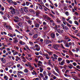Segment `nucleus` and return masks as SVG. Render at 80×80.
Segmentation results:
<instances>
[{
  "mask_svg": "<svg viewBox=\"0 0 80 80\" xmlns=\"http://www.w3.org/2000/svg\"><path fill=\"white\" fill-rule=\"evenodd\" d=\"M35 47L36 48H38V47H39V46H38V45L37 44H35Z\"/></svg>",
  "mask_w": 80,
  "mask_h": 80,
  "instance_id": "nucleus-60",
  "label": "nucleus"
},
{
  "mask_svg": "<svg viewBox=\"0 0 80 80\" xmlns=\"http://www.w3.org/2000/svg\"><path fill=\"white\" fill-rule=\"evenodd\" d=\"M35 54L36 55H39V52H35Z\"/></svg>",
  "mask_w": 80,
  "mask_h": 80,
  "instance_id": "nucleus-62",
  "label": "nucleus"
},
{
  "mask_svg": "<svg viewBox=\"0 0 80 80\" xmlns=\"http://www.w3.org/2000/svg\"><path fill=\"white\" fill-rule=\"evenodd\" d=\"M65 14L66 15V16H69V13L68 12H65Z\"/></svg>",
  "mask_w": 80,
  "mask_h": 80,
  "instance_id": "nucleus-35",
  "label": "nucleus"
},
{
  "mask_svg": "<svg viewBox=\"0 0 80 80\" xmlns=\"http://www.w3.org/2000/svg\"><path fill=\"white\" fill-rule=\"evenodd\" d=\"M69 53H70V55H72V56L73 55V53L71 51H69Z\"/></svg>",
  "mask_w": 80,
  "mask_h": 80,
  "instance_id": "nucleus-51",
  "label": "nucleus"
},
{
  "mask_svg": "<svg viewBox=\"0 0 80 80\" xmlns=\"http://www.w3.org/2000/svg\"><path fill=\"white\" fill-rule=\"evenodd\" d=\"M66 2L67 3H71V1H68V0H66Z\"/></svg>",
  "mask_w": 80,
  "mask_h": 80,
  "instance_id": "nucleus-54",
  "label": "nucleus"
},
{
  "mask_svg": "<svg viewBox=\"0 0 80 80\" xmlns=\"http://www.w3.org/2000/svg\"><path fill=\"white\" fill-rule=\"evenodd\" d=\"M13 39L14 40L13 43L14 44H17V43H18V41L17 40V38H13Z\"/></svg>",
  "mask_w": 80,
  "mask_h": 80,
  "instance_id": "nucleus-3",
  "label": "nucleus"
},
{
  "mask_svg": "<svg viewBox=\"0 0 80 80\" xmlns=\"http://www.w3.org/2000/svg\"><path fill=\"white\" fill-rule=\"evenodd\" d=\"M28 67V68H30V70H33V67H32V65H31L30 66H29Z\"/></svg>",
  "mask_w": 80,
  "mask_h": 80,
  "instance_id": "nucleus-23",
  "label": "nucleus"
},
{
  "mask_svg": "<svg viewBox=\"0 0 80 80\" xmlns=\"http://www.w3.org/2000/svg\"><path fill=\"white\" fill-rule=\"evenodd\" d=\"M38 37V34H35L33 36V38H37Z\"/></svg>",
  "mask_w": 80,
  "mask_h": 80,
  "instance_id": "nucleus-24",
  "label": "nucleus"
},
{
  "mask_svg": "<svg viewBox=\"0 0 80 80\" xmlns=\"http://www.w3.org/2000/svg\"><path fill=\"white\" fill-rule=\"evenodd\" d=\"M24 72L25 73H27L28 71V69H25L24 70Z\"/></svg>",
  "mask_w": 80,
  "mask_h": 80,
  "instance_id": "nucleus-50",
  "label": "nucleus"
},
{
  "mask_svg": "<svg viewBox=\"0 0 80 80\" xmlns=\"http://www.w3.org/2000/svg\"><path fill=\"white\" fill-rule=\"evenodd\" d=\"M8 36H9V37H13V36H12V34H11V33H8Z\"/></svg>",
  "mask_w": 80,
  "mask_h": 80,
  "instance_id": "nucleus-44",
  "label": "nucleus"
},
{
  "mask_svg": "<svg viewBox=\"0 0 80 80\" xmlns=\"http://www.w3.org/2000/svg\"><path fill=\"white\" fill-rule=\"evenodd\" d=\"M42 55H43L46 57V58L47 59V60H48L50 58V57L48 56V54L47 53H44Z\"/></svg>",
  "mask_w": 80,
  "mask_h": 80,
  "instance_id": "nucleus-4",
  "label": "nucleus"
},
{
  "mask_svg": "<svg viewBox=\"0 0 80 80\" xmlns=\"http://www.w3.org/2000/svg\"><path fill=\"white\" fill-rule=\"evenodd\" d=\"M1 34L2 35H3V34L4 35H7V32H1Z\"/></svg>",
  "mask_w": 80,
  "mask_h": 80,
  "instance_id": "nucleus-27",
  "label": "nucleus"
},
{
  "mask_svg": "<svg viewBox=\"0 0 80 80\" xmlns=\"http://www.w3.org/2000/svg\"><path fill=\"white\" fill-rule=\"evenodd\" d=\"M50 42V41L49 40H44V43L45 44H48V43H49Z\"/></svg>",
  "mask_w": 80,
  "mask_h": 80,
  "instance_id": "nucleus-17",
  "label": "nucleus"
},
{
  "mask_svg": "<svg viewBox=\"0 0 80 80\" xmlns=\"http://www.w3.org/2000/svg\"><path fill=\"white\" fill-rule=\"evenodd\" d=\"M64 31L63 29L60 30L59 29H58V32L59 33H62Z\"/></svg>",
  "mask_w": 80,
  "mask_h": 80,
  "instance_id": "nucleus-8",
  "label": "nucleus"
},
{
  "mask_svg": "<svg viewBox=\"0 0 80 80\" xmlns=\"http://www.w3.org/2000/svg\"><path fill=\"white\" fill-rule=\"evenodd\" d=\"M74 23L75 24H76V25H78V22L76 21H75Z\"/></svg>",
  "mask_w": 80,
  "mask_h": 80,
  "instance_id": "nucleus-53",
  "label": "nucleus"
},
{
  "mask_svg": "<svg viewBox=\"0 0 80 80\" xmlns=\"http://www.w3.org/2000/svg\"><path fill=\"white\" fill-rule=\"evenodd\" d=\"M66 24H67V26H68V27H69V28H71L72 25H70V24L68 22L66 23Z\"/></svg>",
  "mask_w": 80,
  "mask_h": 80,
  "instance_id": "nucleus-32",
  "label": "nucleus"
},
{
  "mask_svg": "<svg viewBox=\"0 0 80 80\" xmlns=\"http://www.w3.org/2000/svg\"><path fill=\"white\" fill-rule=\"evenodd\" d=\"M11 12L12 14H15V10L14 8H12L11 11Z\"/></svg>",
  "mask_w": 80,
  "mask_h": 80,
  "instance_id": "nucleus-13",
  "label": "nucleus"
},
{
  "mask_svg": "<svg viewBox=\"0 0 80 80\" xmlns=\"http://www.w3.org/2000/svg\"><path fill=\"white\" fill-rule=\"evenodd\" d=\"M18 73H20V74H22L23 72L22 71H18Z\"/></svg>",
  "mask_w": 80,
  "mask_h": 80,
  "instance_id": "nucleus-61",
  "label": "nucleus"
},
{
  "mask_svg": "<svg viewBox=\"0 0 80 80\" xmlns=\"http://www.w3.org/2000/svg\"><path fill=\"white\" fill-rule=\"evenodd\" d=\"M39 76L40 77H41L42 78H43L44 77V76H43V74H42V73H40Z\"/></svg>",
  "mask_w": 80,
  "mask_h": 80,
  "instance_id": "nucleus-26",
  "label": "nucleus"
},
{
  "mask_svg": "<svg viewBox=\"0 0 80 80\" xmlns=\"http://www.w3.org/2000/svg\"><path fill=\"white\" fill-rule=\"evenodd\" d=\"M76 52H78L79 51V50H80V49L79 48H77L76 49Z\"/></svg>",
  "mask_w": 80,
  "mask_h": 80,
  "instance_id": "nucleus-45",
  "label": "nucleus"
},
{
  "mask_svg": "<svg viewBox=\"0 0 80 80\" xmlns=\"http://www.w3.org/2000/svg\"><path fill=\"white\" fill-rule=\"evenodd\" d=\"M39 26H40V25L38 23H36L35 24V27H36V28H38L39 27Z\"/></svg>",
  "mask_w": 80,
  "mask_h": 80,
  "instance_id": "nucleus-29",
  "label": "nucleus"
},
{
  "mask_svg": "<svg viewBox=\"0 0 80 80\" xmlns=\"http://www.w3.org/2000/svg\"><path fill=\"white\" fill-rule=\"evenodd\" d=\"M61 46L62 48V49H65V51H66V50H68V49L65 48V47H64V46H63V44H61Z\"/></svg>",
  "mask_w": 80,
  "mask_h": 80,
  "instance_id": "nucleus-12",
  "label": "nucleus"
},
{
  "mask_svg": "<svg viewBox=\"0 0 80 80\" xmlns=\"http://www.w3.org/2000/svg\"><path fill=\"white\" fill-rule=\"evenodd\" d=\"M48 65H50L51 67H53V66H52V63H51V60H49L48 61Z\"/></svg>",
  "mask_w": 80,
  "mask_h": 80,
  "instance_id": "nucleus-9",
  "label": "nucleus"
},
{
  "mask_svg": "<svg viewBox=\"0 0 80 80\" xmlns=\"http://www.w3.org/2000/svg\"><path fill=\"white\" fill-rule=\"evenodd\" d=\"M73 65H72L71 64H70L69 65H68V68L70 69H72V68H73Z\"/></svg>",
  "mask_w": 80,
  "mask_h": 80,
  "instance_id": "nucleus-10",
  "label": "nucleus"
},
{
  "mask_svg": "<svg viewBox=\"0 0 80 80\" xmlns=\"http://www.w3.org/2000/svg\"><path fill=\"white\" fill-rule=\"evenodd\" d=\"M49 6L52 8V9H53L54 8V6H52L51 4H50L49 5Z\"/></svg>",
  "mask_w": 80,
  "mask_h": 80,
  "instance_id": "nucleus-52",
  "label": "nucleus"
},
{
  "mask_svg": "<svg viewBox=\"0 0 80 80\" xmlns=\"http://www.w3.org/2000/svg\"><path fill=\"white\" fill-rule=\"evenodd\" d=\"M58 47H59V45H53V48L56 50H58Z\"/></svg>",
  "mask_w": 80,
  "mask_h": 80,
  "instance_id": "nucleus-6",
  "label": "nucleus"
},
{
  "mask_svg": "<svg viewBox=\"0 0 80 80\" xmlns=\"http://www.w3.org/2000/svg\"><path fill=\"white\" fill-rule=\"evenodd\" d=\"M58 43H62V42H63V40H61V41L58 40Z\"/></svg>",
  "mask_w": 80,
  "mask_h": 80,
  "instance_id": "nucleus-63",
  "label": "nucleus"
},
{
  "mask_svg": "<svg viewBox=\"0 0 80 80\" xmlns=\"http://www.w3.org/2000/svg\"><path fill=\"white\" fill-rule=\"evenodd\" d=\"M53 56L54 57V58H58V56L55 54H53Z\"/></svg>",
  "mask_w": 80,
  "mask_h": 80,
  "instance_id": "nucleus-38",
  "label": "nucleus"
},
{
  "mask_svg": "<svg viewBox=\"0 0 80 80\" xmlns=\"http://www.w3.org/2000/svg\"><path fill=\"white\" fill-rule=\"evenodd\" d=\"M0 58L1 59V62H2L3 63L6 62V60L4 59V58Z\"/></svg>",
  "mask_w": 80,
  "mask_h": 80,
  "instance_id": "nucleus-14",
  "label": "nucleus"
},
{
  "mask_svg": "<svg viewBox=\"0 0 80 80\" xmlns=\"http://www.w3.org/2000/svg\"><path fill=\"white\" fill-rule=\"evenodd\" d=\"M12 38H13V37H16V34L15 33H13L12 34Z\"/></svg>",
  "mask_w": 80,
  "mask_h": 80,
  "instance_id": "nucleus-49",
  "label": "nucleus"
},
{
  "mask_svg": "<svg viewBox=\"0 0 80 80\" xmlns=\"http://www.w3.org/2000/svg\"><path fill=\"white\" fill-rule=\"evenodd\" d=\"M4 9L5 8H4V7H2L1 8V10L2 11H4Z\"/></svg>",
  "mask_w": 80,
  "mask_h": 80,
  "instance_id": "nucleus-55",
  "label": "nucleus"
},
{
  "mask_svg": "<svg viewBox=\"0 0 80 80\" xmlns=\"http://www.w3.org/2000/svg\"><path fill=\"white\" fill-rule=\"evenodd\" d=\"M29 11L30 12H31V13H32V12L34 13V12H35V11H34V10H33L32 9H29Z\"/></svg>",
  "mask_w": 80,
  "mask_h": 80,
  "instance_id": "nucleus-33",
  "label": "nucleus"
},
{
  "mask_svg": "<svg viewBox=\"0 0 80 80\" xmlns=\"http://www.w3.org/2000/svg\"><path fill=\"white\" fill-rule=\"evenodd\" d=\"M7 0L9 3H13V1L12 0Z\"/></svg>",
  "mask_w": 80,
  "mask_h": 80,
  "instance_id": "nucleus-34",
  "label": "nucleus"
},
{
  "mask_svg": "<svg viewBox=\"0 0 80 80\" xmlns=\"http://www.w3.org/2000/svg\"><path fill=\"white\" fill-rule=\"evenodd\" d=\"M36 50L37 51H39L40 50V47H38V48H36Z\"/></svg>",
  "mask_w": 80,
  "mask_h": 80,
  "instance_id": "nucleus-48",
  "label": "nucleus"
},
{
  "mask_svg": "<svg viewBox=\"0 0 80 80\" xmlns=\"http://www.w3.org/2000/svg\"><path fill=\"white\" fill-rule=\"evenodd\" d=\"M6 27L7 28L9 29V30H12V27L10 26L7 25L6 26Z\"/></svg>",
  "mask_w": 80,
  "mask_h": 80,
  "instance_id": "nucleus-18",
  "label": "nucleus"
},
{
  "mask_svg": "<svg viewBox=\"0 0 80 80\" xmlns=\"http://www.w3.org/2000/svg\"><path fill=\"white\" fill-rule=\"evenodd\" d=\"M25 47H26V48H27V49H28V50H30V48H28V46H25Z\"/></svg>",
  "mask_w": 80,
  "mask_h": 80,
  "instance_id": "nucleus-59",
  "label": "nucleus"
},
{
  "mask_svg": "<svg viewBox=\"0 0 80 80\" xmlns=\"http://www.w3.org/2000/svg\"><path fill=\"white\" fill-rule=\"evenodd\" d=\"M19 43L20 44V45H24L25 43L24 42H23L22 41H19Z\"/></svg>",
  "mask_w": 80,
  "mask_h": 80,
  "instance_id": "nucleus-22",
  "label": "nucleus"
},
{
  "mask_svg": "<svg viewBox=\"0 0 80 80\" xmlns=\"http://www.w3.org/2000/svg\"><path fill=\"white\" fill-rule=\"evenodd\" d=\"M40 13V12L39 10H37L36 11V16L37 17L39 15V14Z\"/></svg>",
  "mask_w": 80,
  "mask_h": 80,
  "instance_id": "nucleus-15",
  "label": "nucleus"
},
{
  "mask_svg": "<svg viewBox=\"0 0 80 80\" xmlns=\"http://www.w3.org/2000/svg\"><path fill=\"white\" fill-rule=\"evenodd\" d=\"M51 37L52 38H55V34L53 33L51 34Z\"/></svg>",
  "mask_w": 80,
  "mask_h": 80,
  "instance_id": "nucleus-30",
  "label": "nucleus"
},
{
  "mask_svg": "<svg viewBox=\"0 0 80 80\" xmlns=\"http://www.w3.org/2000/svg\"><path fill=\"white\" fill-rule=\"evenodd\" d=\"M72 64L75 67H76V66L77 65V63H76V62H73V63H72Z\"/></svg>",
  "mask_w": 80,
  "mask_h": 80,
  "instance_id": "nucleus-46",
  "label": "nucleus"
},
{
  "mask_svg": "<svg viewBox=\"0 0 80 80\" xmlns=\"http://www.w3.org/2000/svg\"><path fill=\"white\" fill-rule=\"evenodd\" d=\"M4 79H5V80H8V77L7 76H5L4 77Z\"/></svg>",
  "mask_w": 80,
  "mask_h": 80,
  "instance_id": "nucleus-31",
  "label": "nucleus"
},
{
  "mask_svg": "<svg viewBox=\"0 0 80 80\" xmlns=\"http://www.w3.org/2000/svg\"><path fill=\"white\" fill-rule=\"evenodd\" d=\"M48 16H47L46 15H44V17L45 19H47V18H48Z\"/></svg>",
  "mask_w": 80,
  "mask_h": 80,
  "instance_id": "nucleus-56",
  "label": "nucleus"
},
{
  "mask_svg": "<svg viewBox=\"0 0 80 80\" xmlns=\"http://www.w3.org/2000/svg\"><path fill=\"white\" fill-rule=\"evenodd\" d=\"M56 71L58 73H59V74H60V71H59V69H58V68L56 70Z\"/></svg>",
  "mask_w": 80,
  "mask_h": 80,
  "instance_id": "nucleus-40",
  "label": "nucleus"
},
{
  "mask_svg": "<svg viewBox=\"0 0 80 80\" xmlns=\"http://www.w3.org/2000/svg\"><path fill=\"white\" fill-rule=\"evenodd\" d=\"M61 26L62 27V28L63 30H69L68 28L67 27V26L63 24H61Z\"/></svg>",
  "mask_w": 80,
  "mask_h": 80,
  "instance_id": "nucleus-1",
  "label": "nucleus"
},
{
  "mask_svg": "<svg viewBox=\"0 0 80 80\" xmlns=\"http://www.w3.org/2000/svg\"><path fill=\"white\" fill-rule=\"evenodd\" d=\"M51 58L52 59H55V60H57V58H54L53 57H51Z\"/></svg>",
  "mask_w": 80,
  "mask_h": 80,
  "instance_id": "nucleus-57",
  "label": "nucleus"
},
{
  "mask_svg": "<svg viewBox=\"0 0 80 80\" xmlns=\"http://www.w3.org/2000/svg\"><path fill=\"white\" fill-rule=\"evenodd\" d=\"M47 53H48L49 55H53V52H47Z\"/></svg>",
  "mask_w": 80,
  "mask_h": 80,
  "instance_id": "nucleus-25",
  "label": "nucleus"
},
{
  "mask_svg": "<svg viewBox=\"0 0 80 80\" xmlns=\"http://www.w3.org/2000/svg\"><path fill=\"white\" fill-rule=\"evenodd\" d=\"M28 8L27 7H23V10L26 13H28Z\"/></svg>",
  "mask_w": 80,
  "mask_h": 80,
  "instance_id": "nucleus-7",
  "label": "nucleus"
},
{
  "mask_svg": "<svg viewBox=\"0 0 80 80\" xmlns=\"http://www.w3.org/2000/svg\"><path fill=\"white\" fill-rule=\"evenodd\" d=\"M20 11L21 13H23V8H21Z\"/></svg>",
  "mask_w": 80,
  "mask_h": 80,
  "instance_id": "nucleus-47",
  "label": "nucleus"
},
{
  "mask_svg": "<svg viewBox=\"0 0 80 80\" xmlns=\"http://www.w3.org/2000/svg\"><path fill=\"white\" fill-rule=\"evenodd\" d=\"M66 63H68V64H69V63H70V60L67 59L66 60Z\"/></svg>",
  "mask_w": 80,
  "mask_h": 80,
  "instance_id": "nucleus-36",
  "label": "nucleus"
},
{
  "mask_svg": "<svg viewBox=\"0 0 80 80\" xmlns=\"http://www.w3.org/2000/svg\"><path fill=\"white\" fill-rule=\"evenodd\" d=\"M44 78H45V79H46V80H48V77L47 75H45Z\"/></svg>",
  "mask_w": 80,
  "mask_h": 80,
  "instance_id": "nucleus-58",
  "label": "nucleus"
},
{
  "mask_svg": "<svg viewBox=\"0 0 80 80\" xmlns=\"http://www.w3.org/2000/svg\"><path fill=\"white\" fill-rule=\"evenodd\" d=\"M25 65L26 67H28L29 66L31 65V64H30V62H28V64H25Z\"/></svg>",
  "mask_w": 80,
  "mask_h": 80,
  "instance_id": "nucleus-21",
  "label": "nucleus"
},
{
  "mask_svg": "<svg viewBox=\"0 0 80 80\" xmlns=\"http://www.w3.org/2000/svg\"><path fill=\"white\" fill-rule=\"evenodd\" d=\"M65 61L64 60H63L62 62H59V65L63 66V65H65Z\"/></svg>",
  "mask_w": 80,
  "mask_h": 80,
  "instance_id": "nucleus-5",
  "label": "nucleus"
},
{
  "mask_svg": "<svg viewBox=\"0 0 80 80\" xmlns=\"http://www.w3.org/2000/svg\"><path fill=\"white\" fill-rule=\"evenodd\" d=\"M32 75H37V73L36 72H32Z\"/></svg>",
  "mask_w": 80,
  "mask_h": 80,
  "instance_id": "nucleus-37",
  "label": "nucleus"
},
{
  "mask_svg": "<svg viewBox=\"0 0 80 80\" xmlns=\"http://www.w3.org/2000/svg\"><path fill=\"white\" fill-rule=\"evenodd\" d=\"M13 4L14 5H17V3H20V1H17L16 2H13Z\"/></svg>",
  "mask_w": 80,
  "mask_h": 80,
  "instance_id": "nucleus-11",
  "label": "nucleus"
},
{
  "mask_svg": "<svg viewBox=\"0 0 80 80\" xmlns=\"http://www.w3.org/2000/svg\"><path fill=\"white\" fill-rule=\"evenodd\" d=\"M63 42L64 44H65V46L66 47H67L68 48H69L70 47V46L68 44V42H67V41H63Z\"/></svg>",
  "mask_w": 80,
  "mask_h": 80,
  "instance_id": "nucleus-2",
  "label": "nucleus"
},
{
  "mask_svg": "<svg viewBox=\"0 0 80 80\" xmlns=\"http://www.w3.org/2000/svg\"><path fill=\"white\" fill-rule=\"evenodd\" d=\"M27 60H29V61H32V60H33V59L32 58H28Z\"/></svg>",
  "mask_w": 80,
  "mask_h": 80,
  "instance_id": "nucleus-43",
  "label": "nucleus"
},
{
  "mask_svg": "<svg viewBox=\"0 0 80 80\" xmlns=\"http://www.w3.org/2000/svg\"><path fill=\"white\" fill-rule=\"evenodd\" d=\"M48 28H47V26H45L43 27V29L44 30H47Z\"/></svg>",
  "mask_w": 80,
  "mask_h": 80,
  "instance_id": "nucleus-42",
  "label": "nucleus"
},
{
  "mask_svg": "<svg viewBox=\"0 0 80 80\" xmlns=\"http://www.w3.org/2000/svg\"><path fill=\"white\" fill-rule=\"evenodd\" d=\"M48 73V76H49V77H50V75H52V73L50 72V71H47Z\"/></svg>",
  "mask_w": 80,
  "mask_h": 80,
  "instance_id": "nucleus-20",
  "label": "nucleus"
},
{
  "mask_svg": "<svg viewBox=\"0 0 80 80\" xmlns=\"http://www.w3.org/2000/svg\"><path fill=\"white\" fill-rule=\"evenodd\" d=\"M43 69L42 68H41L40 70V72L41 73H42L43 72Z\"/></svg>",
  "mask_w": 80,
  "mask_h": 80,
  "instance_id": "nucleus-41",
  "label": "nucleus"
},
{
  "mask_svg": "<svg viewBox=\"0 0 80 80\" xmlns=\"http://www.w3.org/2000/svg\"><path fill=\"white\" fill-rule=\"evenodd\" d=\"M58 62H62V58H58Z\"/></svg>",
  "mask_w": 80,
  "mask_h": 80,
  "instance_id": "nucleus-28",
  "label": "nucleus"
},
{
  "mask_svg": "<svg viewBox=\"0 0 80 80\" xmlns=\"http://www.w3.org/2000/svg\"><path fill=\"white\" fill-rule=\"evenodd\" d=\"M52 73L53 74H54L55 75H56V76H58V74H57V73L55 72L54 70L53 69L52 70Z\"/></svg>",
  "mask_w": 80,
  "mask_h": 80,
  "instance_id": "nucleus-16",
  "label": "nucleus"
},
{
  "mask_svg": "<svg viewBox=\"0 0 80 80\" xmlns=\"http://www.w3.org/2000/svg\"><path fill=\"white\" fill-rule=\"evenodd\" d=\"M76 68H78V69H80V66L79 65H77L76 66Z\"/></svg>",
  "mask_w": 80,
  "mask_h": 80,
  "instance_id": "nucleus-64",
  "label": "nucleus"
},
{
  "mask_svg": "<svg viewBox=\"0 0 80 80\" xmlns=\"http://www.w3.org/2000/svg\"><path fill=\"white\" fill-rule=\"evenodd\" d=\"M13 55H18V52H13Z\"/></svg>",
  "mask_w": 80,
  "mask_h": 80,
  "instance_id": "nucleus-39",
  "label": "nucleus"
},
{
  "mask_svg": "<svg viewBox=\"0 0 80 80\" xmlns=\"http://www.w3.org/2000/svg\"><path fill=\"white\" fill-rule=\"evenodd\" d=\"M38 7H39V8H40L41 10H42L43 9V8H42V6H41L39 3H38Z\"/></svg>",
  "mask_w": 80,
  "mask_h": 80,
  "instance_id": "nucleus-19",
  "label": "nucleus"
}]
</instances>
